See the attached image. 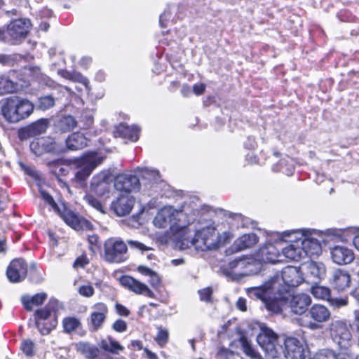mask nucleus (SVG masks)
Listing matches in <instances>:
<instances>
[{"mask_svg": "<svg viewBox=\"0 0 359 359\" xmlns=\"http://www.w3.org/2000/svg\"><path fill=\"white\" fill-rule=\"evenodd\" d=\"M303 280L299 269L288 266L281 273H276L262 285L249 287L246 292L250 297L261 300L267 310L278 313L289 288L297 287Z\"/></svg>", "mask_w": 359, "mask_h": 359, "instance_id": "1", "label": "nucleus"}, {"mask_svg": "<svg viewBox=\"0 0 359 359\" xmlns=\"http://www.w3.org/2000/svg\"><path fill=\"white\" fill-rule=\"evenodd\" d=\"M153 222L158 228H166L169 226L172 239L177 243L183 241L184 236L189 233L187 226L189 220L187 215L182 210L175 209L172 206H165L161 208Z\"/></svg>", "mask_w": 359, "mask_h": 359, "instance_id": "2", "label": "nucleus"}, {"mask_svg": "<svg viewBox=\"0 0 359 359\" xmlns=\"http://www.w3.org/2000/svg\"><path fill=\"white\" fill-rule=\"evenodd\" d=\"M153 222L158 228H166L169 226L172 239L177 243L183 241L184 236L189 233L187 226L189 220L187 215L182 210L175 209L172 206H165L161 208Z\"/></svg>", "mask_w": 359, "mask_h": 359, "instance_id": "3", "label": "nucleus"}, {"mask_svg": "<svg viewBox=\"0 0 359 359\" xmlns=\"http://www.w3.org/2000/svg\"><path fill=\"white\" fill-rule=\"evenodd\" d=\"M34 104L26 98L11 96L0 102V111L5 120L16 123L30 116Z\"/></svg>", "mask_w": 359, "mask_h": 359, "instance_id": "4", "label": "nucleus"}, {"mask_svg": "<svg viewBox=\"0 0 359 359\" xmlns=\"http://www.w3.org/2000/svg\"><path fill=\"white\" fill-rule=\"evenodd\" d=\"M184 238H186V240L183 239L180 242L182 248H189L191 245L202 251L216 250L222 243V237L212 224L198 230L194 238L191 239V233L189 231V233L184 236Z\"/></svg>", "mask_w": 359, "mask_h": 359, "instance_id": "5", "label": "nucleus"}, {"mask_svg": "<svg viewBox=\"0 0 359 359\" xmlns=\"http://www.w3.org/2000/svg\"><path fill=\"white\" fill-rule=\"evenodd\" d=\"M318 233L316 230L311 229H297L285 231L283 232L284 237H290L294 236V239L300 242L301 252L303 257L319 256L322 252V248L320 242L315 237Z\"/></svg>", "mask_w": 359, "mask_h": 359, "instance_id": "6", "label": "nucleus"}, {"mask_svg": "<svg viewBox=\"0 0 359 359\" xmlns=\"http://www.w3.org/2000/svg\"><path fill=\"white\" fill-rule=\"evenodd\" d=\"M103 161L104 157L96 152H89L79 158L71 160L72 168L76 170L74 179L79 182L85 181Z\"/></svg>", "mask_w": 359, "mask_h": 359, "instance_id": "7", "label": "nucleus"}, {"mask_svg": "<svg viewBox=\"0 0 359 359\" xmlns=\"http://www.w3.org/2000/svg\"><path fill=\"white\" fill-rule=\"evenodd\" d=\"M277 340L278 335L276 332L268 327L261 326L257 341L269 359H287L284 354H278Z\"/></svg>", "mask_w": 359, "mask_h": 359, "instance_id": "8", "label": "nucleus"}, {"mask_svg": "<svg viewBox=\"0 0 359 359\" xmlns=\"http://www.w3.org/2000/svg\"><path fill=\"white\" fill-rule=\"evenodd\" d=\"M104 259L109 263H121L127 257V245L121 239L111 238L104 244Z\"/></svg>", "mask_w": 359, "mask_h": 359, "instance_id": "9", "label": "nucleus"}, {"mask_svg": "<svg viewBox=\"0 0 359 359\" xmlns=\"http://www.w3.org/2000/svg\"><path fill=\"white\" fill-rule=\"evenodd\" d=\"M32 27L29 20L26 18H19L11 21L4 31L13 43H15L24 39L29 33Z\"/></svg>", "mask_w": 359, "mask_h": 359, "instance_id": "10", "label": "nucleus"}, {"mask_svg": "<svg viewBox=\"0 0 359 359\" xmlns=\"http://www.w3.org/2000/svg\"><path fill=\"white\" fill-rule=\"evenodd\" d=\"M329 329L332 338L339 346L346 348L349 345L351 334L344 321H332L329 325Z\"/></svg>", "mask_w": 359, "mask_h": 359, "instance_id": "11", "label": "nucleus"}, {"mask_svg": "<svg viewBox=\"0 0 359 359\" xmlns=\"http://www.w3.org/2000/svg\"><path fill=\"white\" fill-rule=\"evenodd\" d=\"M140 185V180L133 173L119 174L114 181V187L117 191L128 194L139 191Z\"/></svg>", "mask_w": 359, "mask_h": 359, "instance_id": "12", "label": "nucleus"}, {"mask_svg": "<svg viewBox=\"0 0 359 359\" xmlns=\"http://www.w3.org/2000/svg\"><path fill=\"white\" fill-rule=\"evenodd\" d=\"M30 149L36 156H41L46 153H56L61 151L57 143L49 137L35 139L31 142Z\"/></svg>", "mask_w": 359, "mask_h": 359, "instance_id": "13", "label": "nucleus"}, {"mask_svg": "<svg viewBox=\"0 0 359 359\" xmlns=\"http://www.w3.org/2000/svg\"><path fill=\"white\" fill-rule=\"evenodd\" d=\"M119 283L123 287L136 294H144L151 298H154L155 296L154 293L146 284L130 276L125 275L121 276L119 278Z\"/></svg>", "mask_w": 359, "mask_h": 359, "instance_id": "14", "label": "nucleus"}, {"mask_svg": "<svg viewBox=\"0 0 359 359\" xmlns=\"http://www.w3.org/2000/svg\"><path fill=\"white\" fill-rule=\"evenodd\" d=\"M27 273V265L22 259H13L8 266L6 275L12 283H18L23 280Z\"/></svg>", "mask_w": 359, "mask_h": 359, "instance_id": "15", "label": "nucleus"}, {"mask_svg": "<svg viewBox=\"0 0 359 359\" xmlns=\"http://www.w3.org/2000/svg\"><path fill=\"white\" fill-rule=\"evenodd\" d=\"M135 204V198L128 194H121L111 203V209L117 216L122 217L128 215Z\"/></svg>", "mask_w": 359, "mask_h": 359, "instance_id": "16", "label": "nucleus"}, {"mask_svg": "<svg viewBox=\"0 0 359 359\" xmlns=\"http://www.w3.org/2000/svg\"><path fill=\"white\" fill-rule=\"evenodd\" d=\"M308 315L314 321L309 323V327L311 329L318 328V323H325L331 317L330 310L325 306L320 304H313L309 310Z\"/></svg>", "mask_w": 359, "mask_h": 359, "instance_id": "17", "label": "nucleus"}, {"mask_svg": "<svg viewBox=\"0 0 359 359\" xmlns=\"http://www.w3.org/2000/svg\"><path fill=\"white\" fill-rule=\"evenodd\" d=\"M285 351H278L284 354L287 359H302L305 352L302 343L295 337H288L285 340Z\"/></svg>", "mask_w": 359, "mask_h": 359, "instance_id": "18", "label": "nucleus"}, {"mask_svg": "<svg viewBox=\"0 0 359 359\" xmlns=\"http://www.w3.org/2000/svg\"><path fill=\"white\" fill-rule=\"evenodd\" d=\"M302 269L305 272L308 281L317 283L325 276V267L321 262L309 261L303 264Z\"/></svg>", "mask_w": 359, "mask_h": 359, "instance_id": "19", "label": "nucleus"}, {"mask_svg": "<svg viewBox=\"0 0 359 359\" xmlns=\"http://www.w3.org/2000/svg\"><path fill=\"white\" fill-rule=\"evenodd\" d=\"M247 257L235 259L229 264L226 275L233 280H240L244 276H249L250 270H247Z\"/></svg>", "mask_w": 359, "mask_h": 359, "instance_id": "20", "label": "nucleus"}, {"mask_svg": "<svg viewBox=\"0 0 359 359\" xmlns=\"http://www.w3.org/2000/svg\"><path fill=\"white\" fill-rule=\"evenodd\" d=\"M311 297L304 293H299L291 297L289 305L291 311L296 315L304 313L311 304Z\"/></svg>", "mask_w": 359, "mask_h": 359, "instance_id": "21", "label": "nucleus"}, {"mask_svg": "<svg viewBox=\"0 0 359 359\" xmlns=\"http://www.w3.org/2000/svg\"><path fill=\"white\" fill-rule=\"evenodd\" d=\"M111 175L108 171L104 170L94 175L91 180V188L98 195H104L109 191V181Z\"/></svg>", "mask_w": 359, "mask_h": 359, "instance_id": "22", "label": "nucleus"}, {"mask_svg": "<svg viewBox=\"0 0 359 359\" xmlns=\"http://www.w3.org/2000/svg\"><path fill=\"white\" fill-rule=\"evenodd\" d=\"M136 172H139L142 179L143 185L149 189L157 191V184L161 181L159 172L155 169L148 168H137Z\"/></svg>", "mask_w": 359, "mask_h": 359, "instance_id": "23", "label": "nucleus"}, {"mask_svg": "<svg viewBox=\"0 0 359 359\" xmlns=\"http://www.w3.org/2000/svg\"><path fill=\"white\" fill-rule=\"evenodd\" d=\"M332 261L337 264H347L354 259L353 251L347 247L336 245L330 249Z\"/></svg>", "mask_w": 359, "mask_h": 359, "instance_id": "24", "label": "nucleus"}, {"mask_svg": "<svg viewBox=\"0 0 359 359\" xmlns=\"http://www.w3.org/2000/svg\"><path fill=\"white\" fill-rule=\"evenodd\" d=\"M90 314V325L93 331H96L102 325L108 313L107 306L103 303H97L92 307Z\"/></svg>", "mask_w": 359, "mask_h": 359, "instance_id": "25", "label": "nucleus"}, {"mask_svg": "<svg viewBox=\"0 0 359 359\" xmlns=\"http://www.w3.org/2000/svg\"><path fill=\"white\" fill-rule=\"evenodd\" d=\"M62 217L67 224L76 231L90 229L92 227L90 222L70 210L65 211Z\"/></svg>", "mask_w": 359, "mask_h": 359, "instance_id": "26", "label": "nucleus"}, {"mask_svg": "<svg viewBox=\"0 0 359 359\" xmlns=\"http://www.w3.org/2000/svg\"><path fill=\"white\" fill-rule=\"evenodd\" d=\"M257 257L263 262L273 264L283 261L282 255L279 253L278 250L272 244H269L262 247L257 254Z\"/></svg>", "mask_w": 359, "mask_h": 359, "instance_id": "27", "label": "nucleus"}, {"mask_svg": "<svg viewBox=\"0 0 359 359\" xmlns=\"http://www.w3.org/2000/svg\"><path fill=\"white\" fill-rule=\"evenodd\" d=\"M74 348L86 359H103L99 357L100 353L99 347L88 341H79L74 344Z\"/></svg>", "mask_w": 359, "mask_h": 359, "instance_id": "28", "label": "nucleus"}, {"mask_svg": "<svg viewBox=\"0 0 359 359\" xmlns=\"http://www.w3.org/2000/svg\"><path fill=\"white\" fill-rule=\"evenodd\" d=\"M351 276L347 271L337 269L332 274V285L339 291H343L349 287Z\"/></svg>", "mask_w": 359, "mask_h": 359, "instance_id": "29", "label": "nucleus"}, {"mask_svg": "<svg viewBox=\"0 0 359 359\" xmlns=\"http://www.w3.org/2000/svg\"><path fill=\"white\" fill-rule=\"evenodd\" d=\"M140 128L136 126H127L121 123L116 127L114 135L127 138L133 142H135L139 138Z\"/></svg>", "mask_w": 359, "mask_h": 359, "instance_id": "30", "label": "nucleus"}, {"mask_svg": "<svg viewBox=\"0 0 359 359\" xmlns=\"http://www.w3.org/2000/svg\"><path fill=\"white\" fill-rule=\"evenodd\" d=\"M296 240L294 243L290 244L283 249L282 254H280L283 259V257H285L290 260L299 261L304 258L301 252L299 241L297 239Z\"/></svg>", "mask_w": 359, "mask_h": 359, "instance_id": "31", "label": "nucleus"}, {"mask_svg": "<svg viewBox=\"0 0 359 359\" xmlns=\"http://www.w3.org/2000/svg\"><path fill=\"white\" fill-rule=\"evenodd\" d=\"M87 138L81 133H74L66 140L67 147L70 150L81 149L87 145Z\"/></svg>", "mask_w": 359, "mask_h": 359, "instance_id": "32", "label": "nucleus"}, {"mask_svg": "<svg viewBox=\"0 0 359 359\" xmlns=\"http://www.w3.org/2000/svg\"><path fill=\"white\" fill-rule=\"evenodd\" d=\"M257 242L258 237L256 234H244L235 241L233 245L238 251H241L252 247Z\"/></svg>", "mask_w": 359, "mask_h": 359, "instance_id": "33", "label": "nucleus"}, {"mask_svg": "<svg viewBox=\"0 0 359 359\" xmlns=\"http://www.w3.org/2000/svg\"><path fill=\"white\" fill-rule=\"evenodd\" d=\"M99 346L104 351L111 354H119L124 349L123 346L111 337H107V339H101Z\"/></svg>", "mask_w": 359, "mask_h": 359, "instance_id": "34", "label": "nucleus"}, {"mask_svg": "<svg viewBox=\"0 0 359 359\" xmlns=\"http://www.w3.org/2000/svg\"><path fill=\"white\" fill-rule=\"evenodd\" d=\"M46 294L41 292L36 294L32 297L23 296L21 299L25 309L27 311H32L34 306H39L41 305L46 300Z\"/></svg>", "mask_w": 359, "mask_h": 359, "instance_id": "35", "label": "nucleus"}, {"mask_svg": "<svg viewBox=\"0 0 359 359\" xmlns=\"http://www.w3.org/2000/svg\"><path fill=\"white\" fill-rule=\"evenodd\" d=\"M58 74L65 79H69L74 82H78L82 86V87L88 88V81L80 73L75 72H70L66 70H59Z\"/></svg>", "mask_w": 359, "mask_h": 359, "instance_id": "36", "label": "nucleus"}, {"mask_svg": "<svg viewBox=\"0 0 359 359\" xmlns=\"http://www.w3.org/2000/svg\"><path fill=\"white\" fill-rule=\"evenodd\" d=\"M48 128V121L46 119H40L32 124L27 128V132L29 135H38L46 132Z\"/></svg>", "mask_w": 359, "mask_h": 359, "instance_id": "37", "label": "nucleus"}, {"mask_svg": "<svg viewBox=\"0 0 359 359\" xmlns=\"http://www.w3.org/2000/svg\"><path fill=\"white\" fill-rule=\"evenodd\" d=\"M17 89L16 84L8 77L0 76V93L1 95L5 93H12Z\"/></svg>", "mask_w": 359, "mask_h": 359, "instance_id": "38", "label": "nucleus"}, {"mask_svg": "<svg viewBox=\"0 0 359 359\" xmlns=\"http://www.w3.org/2000/svg\"><path fill=\"white\" fill-rule=\"evenodd\" d=\"M77 122L72 116H66L60 118L58 122V127L62 132H68L76 126Z\"/></svg>", "mask_w": 359, "mask_h": 359, "instance_id": "39", "label": "nucleus"}, {"mask_svg": "<svg viewBox=\"0 0 359 359\" xmlns=\"http://www.w3.org/2000/svg\"><path fill=\"white\" fill-rule=\"evenodd\" d=\"M62 325L65 332L71 333L81 325L80 320L74 317H67L62 320Z\"/></svg>", "mask_w": 359, "mask_h": 359, "instance_id": "40", "label": "nucleus"}, {"mask_svg": "<svg viewBox=\"0 0 359 359\" xmlns=\"http://www.w3.org/2000/svg\"><path fill=\"white\" fill-rule=\"evenodd\" d=\"M334 358H335L334 353L329 350L321 351L314 354L305 351L302 355V359H333Z\"/></svg>", "mask_w": 359, "mask_h": 359, "instance_id": "41", "label": "nucleus"}, {"mask_svg": "<svg viewBox=\"0 0 359 359\" xmlns=\"http://www.w3.org/2000/svg\"><path fill=\"white\" fill-rule=\"evenodd\" d=\"M311 294L314 297L320 299H327L330 296V290L328 287L315 285L311 287Z\"/></svg>", "mask_w": 359, "mask_h": 359, "instance_id": "42", "label": "nucleus"}, {"mask_svg": "<svg viewBox=\"0 0 359 359\" xmlns=\"http://www.w3.org/2000/svg\"><path fill=\"white\" fill-rule=\"evenodd\" d=\"M262 261H260L259 258L257 259L253 257H247V270H250L252 271L249 272V276L257 273L260 271L262 267Z\"/></svg>", "mask_w": 359, "mask_h": 359, "instance_id": "43", "label": "nucleus"}, {"mask_svg": "<svg viewBox=\"0 0 359 359\" xmlns=\"http://www.w3.org/2000/svg\"><path fill=\"white\" fill-rule=\"evenodd\" d=\"M55 104L54 98L50 95L40 97L38 101V108L41 110H46Z\"/></svg>", "mask_w": 359, "mask_h": 359, "instance_id": "44", "label": "nucleus"}, {"mask_svg": "<svg viewBox=\"0 0 359 359\" xmlns=\"http://www.w3.org/2000/svg\"><path fill=\"white\" fill-rule=\"evenodd\" d=\"M40 195L45 202H46L55 210L58 211V207L52 196L43 189H39Z\"/></svg>", "mask_w": 359, "mask_h": 359, "instance_id": "45", "label": "nucleus"}, {"mask_svg": "<svg viewBox=\"0 0 359 359\" xmlns=\"http://www.w3.org/2000/svg\"><path fill=\"white\" fill-rule=\"evenodd\" d=\"M20 348L22 352L27 356H32L34 353V344L29 339L23 340Z\"/></svg>", "mask_w": 359, "mask_h": 359, "instance_id": "46", "label": "nucleus"}, {"mask_svg": "<svg viewBox=\"0 0 359 359\" xmlns=\"http://www.w3.org/2000/svg\"><path fill=\"white\" fill-rule=\"evenodd\" d=\"M242 345L243 351L246 355L251 357L253 359H262L257 353L253 350L250 344L245 339H242Z\"/></svg>", "mask_w": 359, "mask_h": 359, "instance_id": "47", "label": "nucleus"}, {"mask_svg": "<svg viewBox=\"0 0 359 359\" xmlns=\"http://www.w3.org/2000/svg\"><path fill=\"white\" fill-rule=\"evenodd\" d=\"M330 304L335 308L346 306L348 304L347 297H330L328 299Z\"/></svg>", "mask_w": 359, "mask_h": 359, "instance_id": "48", "label": "nucleus"}, {"mask_svg": "<svg viewBox=\"0 0 359 359\" xmlns=\"http://www.w3.org/2000/svg\"><path fill=\"white\" fill-rule=\"evenodd\" d=\"M86 202L97 210L102 211L101 203L93 195L87 194L84 197Z\"/></svg>", "mask_w": 359, "mask_h": 359, "instance_id": "49", "label": "nucleus"}, {"mask_svg": "<svg viewBox=\"0 0 359 359\" xmlns=\"http://www.w3.org/2000/svg\"><path fill=\"white\" fill-rule=\"evenodd\" d=\"M50 309L47 306L41 309H39L35 312L36 320H38L39 321L40 320H46L50 316Z\"/></svg>", "mask_w": 359, "mask_h": 359, "instance_id": "50", "label": "nucleus"}, {"mask_svg": "<svg viewBox=\"0 0 359 359\" xmlns=\"http://www.w3.org/2000/svg\"><path fill=\"white\" fill-rule=\"evenodd\" d=\"M79 293L85 297H90L94 294V288L90 285H83L79 287Z\"/></svg>", "mask_w": 359, "mask_h": 359, "instance_id": "51", "label": "nucleus"}, {"mask_svg": "<svg viewBox=\"0 0 359 359\" xmlns=\"http://www.w3.org/2000/svg\"><path fill=\"white\" fill-rule=\"evenodd\" d=\"M127 242L131 248L137 249L142 252L148 251V250H151V248L145 245L144 244H143L139 241L128 240Z\"/></svg>", "mask_w": 359, "mask_h": 359, "instance_id": "52", "label": "nucleus"}, {"mask_svg": "<svg viewBox=\"0 0 359 359\" xmlns=\"http://www.w3.org/2000/svg\"><path fill=\"white\" fill-rule=\"evenodd\" d=\"M168 338V332L166 330L161 329V330H159V331L156 337V340L158 343V344H160L161 346H163L167 342Z\"/></svg>", "mask_w": 359, "mask_h": 359, "instance_id": "53", "label": "nucleus"}, {"mask_svg": "<svg viewBox=\"0 0 359 359\" xmlns=\"http://www.w3.org/2000/svg\"><path fill=\"white\" fill-rule=\"evenodd\" d=\"M88 241L90 250L95 252L98 248V236L95 234L88 235Z\"/></svg>", "mask_w": 359, "mask_h": 359, "instance_id": "54", "label": "nucleus"}, {"mask_svg": "<svg viewBox=\"0 0 359 359\" xmlns=\"http://www.w3.org/2000/svg\"><path fill=\"white\" fill-rule=\"evenodd\" d=\"M112 327L116 332H123L126 330L127 324L124 320L118 319L114 323Z\"/></svg>", "mask_w": 359, "mask_h": 359, "instance_id": "55", "label": "nucleus"}, {"mask_svg": "<svg viewBox=\"0 0 359 359\" xmlns=\"http://www.w3.org/2000/svg\"><path fill=\"white\" fill-rule=\"evenodd\" d=\"M198 292H199L201 300L207 302L210 299V297H211L212 291L210 287H206L201 290H199Z\"/></svg>", "mask_w": 359, "mask_h": 359, "instance_id": "56", "label": "nucleus"}, {"mask_svg": "<svg viewBox=\"0 0 359 359\" xmlns=\"http://www.w3.org/2000/svg\"><path fill=\"white\" fill-rule=\"evenodd\" d=\"M149 283L154 287H157L161 284V278L156 271H154L151 275L149 276Z\"/></svg>", "mask_w": 359, "mask_h": 359, "instance_id": "57", "label": "nucleus"}, {"mask_svg": "<svg viewBox=\"0 0 359 359\" xmlns=\"http://www.w3.org/2000/svg\"><path fill=\"white\" fill-rule=\"evenodd\" d=\"M36 326L38 328L39 331L41 332L43 335H46L49 334V332L51 330L50 327L45 326L43 323H41L38 320H36Z\"/></svg>", "mask_w": 359, "mask_h": 359, "instance_id": "58", "label": "nucleus"}, {"mask_svg": "<svg viewBox=\"0 0 359 359\" xmlns=\"http://www.w3.org/2000/svg\"><path fill=\"white\" fill-rule=\"evenodd\" d=\"M137 270L142 275L145 276H148V277L150 275H151L152 273L154 272V270L151 269L150 268H149V267H147L146 266H143V265H140L137 267Z\"/></svg>", "mask_w": 359, "mask_h": 359, "instance_id": "59", "label": "nucleus"}, {"mask_svg": "<svg viewBox=\"0 0 359 359\" xmlns=\"http://www.w3.org/2000/svg\"><path fill=\"white\" fill-rule=\"evenodd\" d=\"M88 263V260L86 257L81 256L78 257L74 263V267H83Z\"/></svg>", "mask_w": 359, "mask_h": 359, "instance_id": "60", "label": "nucleus"}, {"mask_svg": "<svg viewBox=\"0 0 359 359\" xmlns=\"http://www.w3.org/2000/svg\"><path fill=\"white\" fill-rule=\"evenodd\" d=\"M205 85L204 83H196L193 86V91L197 95L203 94L205 91Z\"/></svg>", "mask_w": 359, "mask_h": 359, "instance_id": "61", "label": "nucleus"}, {"mask_svg": "<svg viewBox=\"0 0 359 359\" xmlns=\"http://www.w3.org/2000/svg\"><path fill=\"white\" fill-rule=\"evenodd\" d=\"M116 309L117 313L120 316H128L130 313L129 310L126 307H125L124 306H123L121 304H117L116 305Z\"/></svg>", "mask_w": 359, "mask_h": 359, "instance_id": "62", "label": "nucleus"}, {"mask_svg": "<svg viewBox=\"0 0 359 359\" xmlns=\"http://www.w3.org/2000/svg\"><path fill=\"white\" fill-rule=\"evenodd\" d=\"M236 307L242 311H245L247 310L245 299L240 297L236 302Z\"/></svg>", "mask_w": 359, "mask_h": 359, "instance_id": "63", "label": "nucleus"}, {"mask_svg": "<svg viewBox=\"0 0 359 359\" xmlns=\"http://www.w3.org/2000/svg\"><path fill=\"white\" fill-rule=\"evenodd\" d=\"M170 17V13L168 11H165L163 14L160 15L159 18V23L161 27H165V22L168 20Z\"/></svg>", "mask_w": 359, "mask_h": 359, "instance_id": "64", "label": "nucleus"}]
</instances>
